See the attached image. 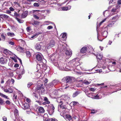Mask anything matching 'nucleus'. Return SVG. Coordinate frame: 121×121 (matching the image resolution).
Segmentation results:
<instances>
[{"label": "nucleus", "mask_w": 121, "mask_h": 121, "mask_svg": "<svg viewBox=\"0 0 121 121\" xmlns=\"http://www.w3.org/2000/svg\"><path fill=\"white\" fill-rule=\"evenodd\" d=\"M33 5L34 7H38L39 6V4L38 3H35Z\"/></svg>", "instance_id": "42"}, {"label": "nucleus", "mask_w": 121, "mask_h": 121, "mask_svg": "<svg viewBox=\"0 0 121 121\" xmlns=\"http://www.w3.org/2000/svg\"><path fill=\"white\" fill-rule=\"evenodd\" d=\"M66 118L67 120L68 121H73L72 120L71 116L69 115H67L66 116Z\"/></svg>", "instance_id": "20"}, {"label": "nucleus", "mask_w": 121, "mask_h": 121, "mask_svg": "<svg viewBox=\"0 0 121 121\" xmlns=\"http://www.w3.org/2000/svg\"><path fill=\"white\" fill-rule=\"evenodd\" d=\"M6 35H4V34H2L1 35V37L2 38V40L3 41H5V39Z\"/></svg>", "instance_id": "32"}, {"label": "nucleus", "mask_w": 121, "mask_h": 121, "mask_svg": "<svg viewBox=\"0 0 121 121\" xmlns=\"http://www.w3.org/2000/svg\"><path fill=\"white\" fill-rule=\"evenodd\" d=\"M14 114L15 116L16 117L17 119V118H18L19 117L18 112V110L17 109H15L14 111Z\"/></svg>", "instance_id": "19"}, {"label": "nucleus", "mask_w": 121, "mask_h": 121, "mask_svg": "<svg viewBox=\"0 0 121 121\" xmlns=\"http://www.w3.org/2000/svg\"><path fill=\"white\" fill-rule=\"evenodd\" d=\"M53 64L55 66L57 67V68L59 67V65L57 62H54Z\"/></svg>", "instance_id": "47"}, {"label": "nucleus", "mask_w": 121, "mask_h": 121, "mask_svg": "<svg viewBox=\"0 0 121 121\" xmlns=\"http://www.w3.org/2000/svg\"><path fill=\"white\" fill-rule=\"evenodd\" d=\"M92 111L91 112V113H95L97 112L95 111V110L94 109H92L91 110Z\"/></svg>", "instance_id": "63"}, {"label": "nucleus", "mask_w": 121, "mask_h": 121, "mask_svg": "<svg viewBox=\"0 0 121 121\" xmlns=\"http://www.w3.org/2000/svg\"><path fill=\"white\" fill-rule=\"evenodd\" d=\"M39 22L37 21H34V23H32V25L34 26H37L39 25Z\"/></svg>", "instance_id": "27"}, {"label": "nucleus", "mask_w": 121, "mask_h": 121, "mask_svg": "<svg viewBox=\"0 0 121 121\" xmlns=\"http://www.w3.org/2000/svg\"><path fill=\"white\" fill-rule=\"evenodd\" d=\"M36 58L39 61H40L42 60L43 56L41 54H38L36 55Z\"/></svg>", "instance_id": "11"}, {"label": "nucleus", "mask_w": 121, "mask_h": 121, "mask_svg": "<svg viewBox=\"0 0 121 121\" xmlns=\"http://www.w3.org/2000/svg\"><path fill=\"white\" fill-rule=\"evenodd\" d=\"M22 75L21 74H20L17 76V79H21L22 77Z\"/></svg>", "instance_id": "45"}, {"label": "nucleus", "mask_w": 121, "mask_h": 121, "mask_svg": "<svg viewBox=\"0 0 121 121\" xmlns=\"http://www.w3.org/2000/svg\"><path fill=\"white\" fill-rule=\"evenodd\" d=\"M102 55L101 53H98L97 54V55L96 56L97 59L99 60H101L102 59Z\"/></svg>", "instance_id": "17"}, {"label": "nucleus", "mask_w": 121, "mask_h": 121, "mask_svg": "<svg viewBox=\"0 0 121 121\" xmlns=\"http://www.w3.org/2000/svg\"><path fill=\"white\" fill-rule=\"evenodd\" d=\"M86 94L88 96L93 99L94 96L92 95V94L90 93H86Z\"/></svg>", "instance_id": "29"}, {"label": "nucleus", "mask_w": 121, "mask_h": 121, "mask_svg": "<svg viewBox=\"0 0 121 121\" xmlns=\"http://www.w3.org/2000/svg\"><path fill=\"white\" fill-rule=\"evenodd\" d=\"M69 63L71 64V65L72 67L78 66V65H77V63L75 62V60H73L69 62Z\"/></svg>", "instance_id": "10"}, {"label": "nucleus", "mask_w": 121, "mask_h": 121, "mask_svg": "<svg viewBox=\"0 0 121 121\" xmlns=\"http://www.w3.org/2000/svg\"><path fill=\"white\" fill-rule=\"evenodd\" d=\"M33 84V83L31 82H29L28 83L27 85V87H30Z\"/></svg>", "instance_id": "48"}, {"label": "nucleus", "mask_w": 121, "mask_h": 121, "mask_svg": "<svg viewBox=\"0 0 121 121\" xmlns=\"http://www.w3.org/2000/svg\"><path fill=\"white\" fill-rule=\"evenodd\" d=\"M42 44L41 43L36 44L35 46V48L38 50H40L41 48Z\"/></svg>", "instance_id": "9"}, {"label": "nucleus", "mask_w": 121, "mask_h": 121, "mask_svg": "<svg viewBox=\"0 0 121 121\" xmlns=\"http://www.w3.org/2000/svg\"><path fill=\"white\" fill-rule=\"evenodd\" d=\"M8 36L11 37H13L15 35L13 33L8 32L7 33Z\"/></svg>", "instance_id": "26"}, {"label": "nucleus", "mask_w": 121, "mask_h": 121, "mask_svg": "<svg viewBox=\"0 0 121 121\" xmlns=\"http://www.w3.org/2000/svg\"><path fill=\"white\" fill-rule=\"evenodd\" d=\"M16 19L19 23H22L23 22V20H22L17 17H16Z\"/></svg>", "instance_id": "37"}, {"label": "nucleus", "mask_w": 121, "mask_h": 121, "mask_svg": "<svg viewBox=\"0 0 121 121\" xmlns=\"http://www.w3.org/2000/svg\"><path fill=\"white\" fill-rule=\"evenodd\" d=\"M0 17L2 18H8L9 17L5 14H0Z\"/></svg>", "instance_id": "18"}, {"label": "nucleus", "mask_w": 121, "mask_h": 121, "mask_svg": "<svg viewBox=\"0 0 121 121\" xmlns=\"http://www.w3.org/2000/svg\"><path fill=\"white\" fill-rule=\"evenodd\" d=\"M58 67H58V68L60 70H64L65 69L64 67L63 66V64H60Z\"/></svg>", "instance_id": "25"}, {"label": "nucleus", "mask_w": 121, "mask_h": 121, "mask_svg": "<svg viewBox=\"0 0 121 121\" xmlns=\"http://www.w3.org/2000/svg\"><path fill=\"white\" fill-rule=\"evenodd\" d=\"M9 44L12 45H13L15 44V43L13 42L9 41L8 42Z\"/></svg>", "instance_id": "43"}, {"label": "nucleus", "mask_w": 121, "mask_h": 121, "mask_svg": "<svg viewBox=\"0 0 121 121\" xmlns=\"http://www.w3.org/2000/svg\"><path fill=\"white\" fill-rule=\"evenodd\" d=\"M62 104H59L58 106V110H59V108L61 109L62 107V106H63V105L62 104L63 103V102H62V103H61Z\"/></svg>", "instance_id": "50"}, {"label": "nucleus", "mask_w": 121, "mask_h": 121, "mask_svg": "<svg viewBox=\"0 0 121 121\" xmlns=\"http://www.w3.org/2000/svg\"><path fill=\"white\" fill-rule=\"evenodd\" d=\"M28 13V12L27 11L24 12L22 14V17L23 18L26 17Z\"/></svg>", "instance_id": "22"}, {"label": "nucleus", "mask_w": 121, "mask_h": 121, "mask_svg": "<svg viewBox=\"0 0 121 121\" xmlns=\"http://www.w3.org/2000/svg\"><path fill=\"white\" fill-rule=\"evenodd\" d=\"M106 19L105 18L104 20H103L100 23V25H101L102 23L104 22L106 20Z\"/></svg>", "instance_id": "61"}, {"label": "nucleus", "mask_w": 121, "mask_h": 121, "mask_svg": "<svg viewBox=\"0 0 121 121\" xmlns=\"http://www.w3.org/2000/svg\"><path fill=\"white\" fill-rule=\"evenodd\" d=\"M29 104L25 103L23 105L22 107L23 109L25 110L29 108Z\"/></svg>", "instance_id": "13"}, {"label": "nucleus", "mask_w": 121, "mask_h": 121, "mask_svg": "<svg viewBox=\"0 0 121 121\" xmlns=\"http://www.w3.org/2000/svg\"><path fill=\"white\" fill-rule=\"evenodd\" d=\"M4 91L6 92H7V93H9V92H11V91H8V89H4Z\"/></svg>", "instance_id": "53"}, {"label": "nucleus", "mask_w": 121, "mask_h": 121, "mask_svg": "<svg viewBox=\"0 0 121 121\" xmlns=\"http://www.w3.org/2000/svg\"><path fill=\"white\" fill-rule=\"evenodd\" d=\"M115 22H113L111 23H110L107 26V27H111L113 26Z\"/></svg>", "instance_id": "31"}, {"label": "nucleus", "mask_w": 121, "mask_h": 121, "mask_svg": "<svg viewBox=\"0 0 121 121\" xmlns=\"http://www.w3.org/2000/svg\"><path fill=\"white\" fill-rule=\"evenodd\" d=\"M91 80H90V81H89V82H88L87 81H84V83L88 85L91 83Z\"/></svg>", "instance_id": "40"}, {"label": "nucleus", "mask_w": 121, "mask_h": 121, "mask_svg": "<svg viewBox=\"0 0 121 121\" xmlns=\"http://www.w3.org/2000/svg\"><path fill=\"white\" fill-rule=\"evenodd\" d=\"M61 38L62 39V40H65L67 38L66 37V34L65 33H62L61 35Z\"/></svg>", "instance_id": "14"}, {"label": "nucleus", "mask_w": 121, "mask_h": 121, "mask_svg": "<svg viewBox=\"0 0 121 121\" xmlns=\"http://www.w3.org/2000/svg\"><path fill=\"white\" fill-rule=\"evenodd\" d=\"M87 50V48L86 47H83L81 50V52L84 53L86 52Z\"/></svg>", "instance_id": "16"}, {"label": "nucleus", "mask_w": 121, "mask_h": 121, "mask_svg": "<svg viewBox=\"0 0 121 121\" xmlns=\"http://www.w3.org/2000/svg\"><path fill=\"white\" fill-rule=\"evenodd\" d=\"M7 62V60L4 57H2L0 58V62L1 64H6Z\"/></svg>", "instance_id": "8"}, {"label": "nucleus", "mask_w": 121, "mask_h": 121, "mask_svg": "<svg viewBox=\"0 0 121 121\" xmlns=\"http://www.w3.org/2000/svg\"><path fill=\"white\" fill-rule=\"evenodd\" d=\"M26 54L27 57L29 58L31 56L30 52L29 51H27L26 52Z\"/></svg>", "instance_id": "34"}, {"label": "nucleus", "mask_w": 121, "mask_h": 121, "mask_svg": "<svg viewBox=\"0 0 121 121\" xmlns=\"http://www.w3.org/2000/svg\"><path fill=\"white\" fill-rule=\"evenodd\" d=\"M71 7V6L70 5H68L67 7H66L61 8V9L63 11H66L70 9Z\"/></svg>", "instance_id": "15"}, {"label": "nucleus", "mask_w": 121, "mask_h": 121, "mask_svg": "<svg viewBox=\"0 0 121 121\" xmlns=\"http://www.w3.org/2000/svg\"><path fill=\"white\" fill-rule=\"evenodd\" d=\"M65 54L66 55V58L67 59H68L71 57L72 54V52L71 51L67 50L65 53Z\"/></svg>", "instance_id": "5"}, {"label": "nucleus", "mask_w": 121, "mask_h": 121, "mask_svg": "<svg viewBox=\"0 0 121 121\" xmlns=\"http://www.w3.org/2000/svg\"><path fill=\"white\" fill-rule=\"evenodd\" d=\"M0 95L2 97L6 98L7 99H8L9 98H8V97L5 95L3 94L2 93H0Z\"/></svg>", "instance_id": "36"}, {"label": "nucleus", "mask_w": 121, "mask_h": 121, "mask_svg": "<svg viewBox=\"0 0 121 121\" xmlns=\"http://www.w3.org/2000/svg\"><path fill=\"white\" fill-rule=\"evenodd\" d=\"M108 34V32L107 31H104L102 33V35L105 38L107 37Z\"/></svg>", "instance_id": "30"}, {"label": "nucleus", "mask_w": 121, "mask_h": 121, "mask_svg": "<svg viewBox=\"0 0 121 121\" xmlns=\"http://www.w3.org/2000/svg\"><path fill=\"white\" fill-rule=\"evenodd\" d=\"M56 81L55 80H54L51 83H50L49 85V86H52L53 85H56Z\"/></svg>", "instance_id": "35"}, {"label": "nucleus", "mask_w": 121, "mask_h": 121, "mask_svg": "<svg viewBox=\"0 0 121 121\" xmlns=\"http://www.w3.org/2000/svg\"><path fill=\"white\" fill-rule=\"evenodd\" d=\"M55 43L54 40L53 39L51 40L50 41L48 46L47 47V48L48 49L53 47L54 46Z\"/></svg>", "instance_id": "7"}, {"label": "nucleus", "mask_w": 121, "mask_h": 121, "mask_svg": "<svg viewBox=\"0 0 121 121\" xmlns=\"http://www.w3.org/2000/svg\"><path fill=\"white\" fill-rule=\"evenodd\" d=\"M37 89L39 91V92H43L44 91V89L43 87V84L41 85V86H37Z\"/></svg>", "instance_id": "6"}, {"label": "nucleus", "mask_w": 121, "mask_h": 121, "mask_svg": "<svg viewBox=\"0 0 121 121\" xmlns=\"http://www.w3.org/2000/svg\"><path fill=\"white\" fill-rule=\"evenodd\" d=\"M44 116H48V115L47 114H45L44 115V118H43V121H50L51 120V121H57L56 120L53 118H51V119H48L46 120V119L44 117Z\"/></svg>", "instance_id": "12"}, {"label": "nucleus", "mask_w": 121, "mask_h": 121, "mask_svg": "<svg viewBox=\"0 0 121 121\" xmlns=\"http://www.w3.org/2000/svg\"><path fill=\"white\" fill-rule=\"evenodd\" d=\"M32 95L33 96H35V99L36 100H37L38 99V96L37 95H35V93H33L32 94Z\"/></svg>", "instance_id": "49"}, {"label": "nucleus", "mask_w": 121, "mask_h": 121, "mask_svg": "<svg viewBox=\"0 0 121 121\" xmlns=\"http://www.w3.org/2000/svg\"><path fill=\"white\" fill-rule=\"evenodd\" d=\"M5 103L6 104H10V102L9 100H6L5 102Z\"/></svg>", "instance_id": "58"}, {"label": "nucleus", "mask_w": 121, "mask_h": 121, "mask_svg": "<svg viewBox=\"0 0 121 121\" xmlns=\"http://www.w3.org/2000/svg\"><path fill=\"white\" fill-rule=\"evenodd\" d=\"M79 94V92L78 91H76V92L74 93L73 95V97H75L77 96Z\"/></svg>", "instance_id": "39"}, {"label": "nucleus", "mask_w": 121, "mask_h": 121, "mask_svg": "<svg viewBox=\"0 0 121 121\" xmlns=\"http://www.w3.org/2000/svg\"><path fill=\"white\" fill-rule=\"evenodd\" d=\"M25 73V71L24 69H20V74L22 75Z\"/></svg>", "instance_id": "38"}, {"label": "nucleus", "mask_w": 121, "mask_h": 121, "mask_svg": "<svg viewBox=\"0 0 121 121\" xmlns=\"http://www.w3.org/2000/svg\"><path fill=\"white\" fill-rule=\"evenodd\" d=\"M102 97L101 95H99L97 94L95 96H94L93 99H100Z\"/></svg>", "instance_id": "23"}, {"label": "nucleus", "mask_w": 121, "mask_h": 121, "mask_svg": "<svg viewBox=\"0 0 121 121\" xmlns=\"http://www.w3.org/2000/svg\"><path fill=\"white\" fill-rule=\"evenodd\" d=\"M73 105L74 106L75 105L77 104H78V103L77 102L74 101L72 102Z\"/></svg>", "instance_id": "55"}, {"label": "nucleus", "mask_w": 121, "mask_h": 121, "mask_svg": "<svg viewBox=\"0 0 121 121\" xmlns=\"http://www.w3.org/2000/svg\"><path fill=\"white\" fill-rule=\"evenodd\" d=\"M4 104V101L1 98H0V104L2 105Z\"/></svg>", "instance_id": "44"}, {"label": "nucleus", "mask_w": 121, "mask_h": 121, "mask_svg": "<svg viewBox=\"0 0 121 121\" xmlns=\"http://www.w3.org/2000/svg\"><path fill=\"white\" fill-rule=\"evenodd\" d=\"M17 50L20 52H22L23 51V49L22 48L19 47H18L17 49Z\"/></svg>", "instance_id": "33"}, {"label": "nucleus", "mask_w": 121, "mask_h": 121, "mask_svg": "<svg viewBox=\"0 0 121 121\" xmlns=\"http://www.w3.org/2000/svg\"><path fill=\"white\" fill-rule=\"evenodd\" d=\"M44 66H43V65L42 64H38L37 65V68L38 69V71L36 73H38V72H39L38 74L39 75V76H40L41 75V69L44 68Z\"/></svg>", "instance_id": "3"}, {"label": "nucleus", "mask_w": 121, "mask_h": 121, "mask_svg": "<svg viewBox=\"0 0 121 121\" xmlns=\"http://www.w3.org/2000/svg\"><path fill=\"white\" fill-rule=\"evenodd\" d=\"M4 53L7 55H10L11 53V52L7 49H5L4 51Z\"/></svg>", "instance_id": "24"}, {"label": "nucleus", "mask_w": 121, "mask_h": 121, "mask_svg": "<svg viewBox=\"0 0 121 121\" xmlns=\"http://www.w3.org/2000/svg\"><path fill=\"white\" fill-rule=\"evenodd\" d=\"M33 17L36 20H38L39 19V17L37 15L35 14H33Z\"/></svg>", "instance_id": "41"}, {"label": "nucleus", "mask_w": 121, "mask_h": 121, "mask_svg": "<svg viewBox=\"0 0 121 121\" xmlns=\"http://www.w3.org/2000/svg\"><path fill=\"white\" fill-rule=\"evenodd\" d=\"M17 98V96L15 94H14L13 95V99H16Z\"/></svg>", "instance_id": "64"}, {"label": "nucleus", "mask_w": 121, "mask_h": 121, "mask_svg": "<svg viewBox=\"0 0 121 121\" xmlns=\"http://www.w3.org/2000/svg\"><path fill=\"white\" fill-rule=\"evenodd\" d=\"M9 9L11 11H13L14 10V9L12 7H10Z\"/></svg>", "instance_id": "62"}, {"label": "nucleus", "mask_w": 121, "mask_h": 121, "mask_svg": "<svg viewBox=\"0 0 121 121\" xmlns=\"http://www.w3.org/2000/svg\"><path fill=\"white\" fill-rule=\"evenodd\" d=\"M53 27L51 26H49L47 27V29L48 30H50L52 29L53 28Z\"/></svg>", "instance_id": "57"}, {"label": "nucleus", "mask_w": 121, "mask_h": 121, "mask_svg": "<svg viewBox=\"0 0 121 121\" xmlns=\"http://www.w3.org/2000/svg\"><path fill=\"white\" fill-rule=\"evenodd\" d=\"M60 45H59V48H60V49L62 51H65L67 49V45L65 43H62Z\"/></svg>", "instance_id": "4"}, {"label": "nucleus", "mask_w": 121, "mask_h": 121, "mask_svg": "<svg viewBox=\"0 0 121 121\" xmlns=\"http://www.w3.org/2000/svg\"><path fill=\"white\" fill-rule=\"evenodd\" d=\"M38 110L40 113H44V110L43 108L42 107H39V108Z\"/></svg>", "instance_id": "21"}, {"label": "nucleus", "mask_w": 121, "mask_h": 121, "mask_svg": "<svg viewBox=\"0 0 121 121\" xmlns=\"http://www.w3.org/2000/svg\"><path fill=\"white\" fill-rule=\"evenodd\" d=\"M89 89L91 91H94L95 90V89L94 88H90Z\"/></svg>", "instance_id": "56"}, {"label": "nucleus", "mask_w": 121, "mask_h": 121, "mask_svg": "<svg viewBox=\"0 0 121 121\" xmlns=\"http://www.w3.org/2000/svg\"><path fill=\"white\" fill-rule=\"evenodd\" d=\"M26 30L28 32H30L31 30V28L29 27H27L26 28Z\"/></svg>", "instance_id": "46"}, {"label": "nucleus", "mask_w": 121, "mask_h": 121, "mask_svg": "<svg viewBox=\"0 0 121 121\" xmlns=\"http://www.w3.org/2000/svg\"><path fill=\"white\" fill-rule=\"evenodd\" d=\"M87 50L88 51H89V52H90L91 51H92L93 50V49L92 47L90 45H89L87 46Z\"/></svg>", "instance_id": "28"}, {"label": "nucleus", "mask_w": 121, "mask_h": 121, "mask_svg": "<svg viewBox=\"0 0 121 121\" xmlns=\"http://www.w3.org/2000/svg\"><path fill=\"white\" fill-rule=\"evenodd\" d=\"M65 79V80L66 82V87H65V89H66L67 87L69 86H73V83L71 82V79L70 77L68 76L66 77Z\"/></svg>", "instance_id": "1"}, {"label": "nucleus", "mask_w": 121, "mask_h": 121, "mask_svg": "<svg viewBox=\"0 0 121 121\" xmlns=\"http://www.w3.org/2000/svg\"><path fill=\"white\" fill-rule=\"evenodd\" d=\"M70 99V96L68 95L67 94H65L61 96V99H58L57 101V102L61 103L62 102H63L64 101L68 100Z\"/></svg>", "instance_id": "2"}, {"label": "nucleus", "mask_w": 121, "mask_h": 121, "mask_svg": "<svg viewBox=\"0 0 121 121\" xmlns=\"http://www.w3.org/2000/svg\"><path fill=\"white\" fill-rule=\"evenodd\" d=\"M50 103V102L49 101H45L43 103V104L45 105L46 104H49Z\"/></svg>", "instance_id": "51"}, {"label": "nucleus", "mask_w": 121, "mask_h": 121, "mask_svg": "<svg viewBox=\"0 0 121 121\" xmlns=\"http://www.w3.org/2000/svg\"><path fill=\"white\" fill-rule=\"evenodd\" d=\"M2 119L4 121H6L7 120V117L5 116L3 117Z\"/></svg>", "instance_id": "60"}, {"label": "nucleus", "mask_w": 121, "mask_h": 121, "mask_svg": "<svg viewBox=\"0 0 121 121\" xmlns=\"http://www.w3.org/2000/svg\"><path fill=\"white\" fill-rule=\"evenodd\" d=\"M37 36H38V35H37V34H36L35 35H33V36H32L31 37V38H34L36 37H37Z\"/></svg>", "instance_id": "54"}, {"label": "nucleus", "mask_w": 121, "mask_h": 121, "mask_svg": "<svg viewBox=\"0 0 121 121\" xmlns=\"http://www.w3.org/2000/svg\"><path fill=\"white\" fill-rule=\"evenodd\" d=\"M8 89V90L9 91H10L11 92H9V93H12V92L13 91L12 90V88H11L10 87Z\"/></svg>", "instance_id": "52"}, {"label": "nucleus", "mask_w": 121, "mask_h": 121, "mask_svg": "<svg viewBox=\"0 0 121 121\" xmlns=\"http://www.w3.org/2000/svg\"><path fill=\"white\" fill-rule=\"evenodd\" d=\"M45 23H46V25H48L51 22L49 21H47L45 22Z\"/></svg>", "instance_id": "59"}]
</instances>
